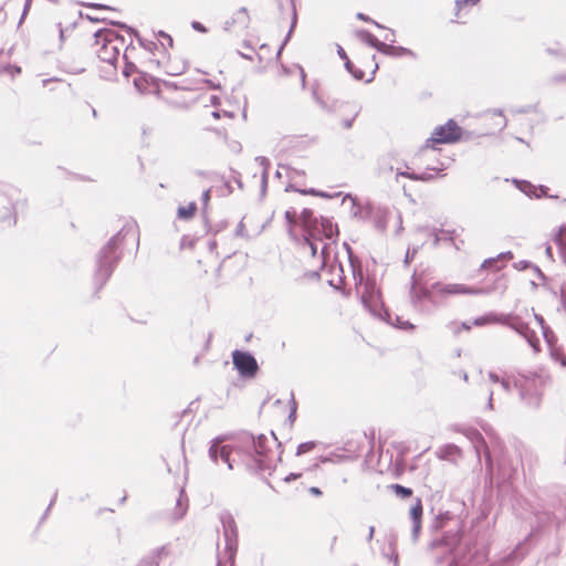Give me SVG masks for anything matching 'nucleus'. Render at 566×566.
Here are the masks:
<instances>
[{"mask_svg": "<svg viewBox=\"0 0 566 566\" xmlns=\"http://www.w3.org/2000/svg\"><path fill=\"white\" fill-rule=\"evenodd\" d=\"M221 115H223V116H229V117H233V115H232L231 113L226 112V111H223V112H221V111H213V112L211 113V116H212L214 119H219V118L221 117Z\"/></svg>", "mask_w": 566, "mask_h": 566, "instance_id": "nucleus-53", "label": "nucleus"}, {"mask_svg": "<svg viewBox=\"0 0 566 566\" xmlns=\"http://www.w3.org/2000/svg\"><path fill=\"white\" fill-rule=\"evenodd\" d=\"M223 438L218 437L211 441L209 458L216 464L219 460L233 470L235 464H242L248 471L256 473L270 470L273 464L272 446H280L276 437L254 436L250 432H242L238 436L235 443L230 446L221 444Z\"/></svg>", "mask_w": 566, "mask_h": 566, "instance_id": "nucleus-1", "label": "nucleus"}, {"mask_svg": "<svg viewBox=\"0 0 566 566\" xmlns=\"http://www.w3.org/2000/svg\"><path fill=\"white\" fill-rule=\"evenodd\" d=\"M295 415H296V401L294 399L293 392H291V411L289 415V419L293 421L295 419Z\"/></svg>", "mask_w": 566, "mask_h": 566, "instance_id": "nucleus-51", "label": "nucleus"}, {"mask_svg": "<svg viewBox=\"0 0 566 566\" xmlns=\"http://www.w3.org/2000/svg\"><path fill=\"white\" fill-rule=\"evenodd\" d=\"M546 53L549 55L566 59V50L559 43H556L554 46L546 48Z\"/></svg>", "mask_w": 566, "mask_h": 566, "instance_id": "nucleus-35", "label": "nucleus"}, {"mask_svg": "<svg viewBox=\"0 0 566 566\" xmlns=\"http://www.w3.org/2000/svg\"><path fill=\"white\" fill-rule=\"evenodd\" d=\"M322 217L317 218L313 224L308 228L304 229V238H310L308 240L315 239L322 241V228H321Z\"/></svg>", "mask_w": 566, "mask_h": 566, "instance_id": "nucleus-21", "label": "nucleus"}, {"mask_svg": "<svg viewBox=\"0 0 566 566\" xmlns=\"http://www.w3.org/2000/svg\"><path fill=\"white\" fill-rule=\"evenodd\" d=\"M285 219L290 224L295 223V212L294 211H286L285 212Z\"/></svg>", "mask_w": 566, "mask_h": 566, "instance_id": "nucleus-59", "label": "nucleus"}, {"mask_svg": "<svg viewBox=\"0 0 566 566\" xmlns=\"http://www.w3.org/2000/svg\"><path fill=\"white\" fill-rule=\"evenodd\" d=\"M422 501L421 499H417L415 504L410 509V518L412 521V531L411 536L412 539L416 542L419 537V533L421 530V517H422Z\"/></svg>", "mask_w": 566, "mask_h": 566, "instance_id": "nucleus-13", "label": "nucleus"}, {"mask_svg": "<svg viewBox=\"0 0 566 566\" xmlns=\"http://www.w3.org/2000/svg\"><path fill=\"white\" fill-rule=\"evenodd\" d=\"M482 290L469 287L464 284H443L441 282L432 283L427 286L413 272L409 289V298L412 307L419 314H430L436 308L444 305L450 296L460 294H480Z\"/></svg>", "mask_w": 566, "mask_h": 566, "instance_id": "nucleus-2", "label": "nucleus"}, {"mask_svg": "<svg viewBox=\"0 0 566 566\" xmlns=\"http://www.w3.org/2000/svg\"><path fill=\"white\" fill-rule=\"evenodd\" d=\"M337 53H338L339 57L342 60H344L345 62H347V60H349L345 50L340 45L337 46Z\"/></svg>", "mask_w": 566, "mask_h": 566, "instance_id": "nucleus-61", "label": "nucleus"}, {"mask_svg": "<svg viewBox=\"0 0 566 566\" xmlns=\"http://www.w3.org/2000/svg\"><path fill=\"white\" fill-rule=\"evenodd\" d=\"M250 23V15L248 9L245 7H241L239 10L234 12L230 20L224 22V30H231L233 27H239L240 29H247Z\"/></svg>", "mask_w": 566, "mask_h": 566, "instance_id": "nucleus-12", "label": "nucleus"}, {"mask_svg": "<svg viewBox=\"0 0 566 566\" xmlns=\"http://www.w3.org/2000/svg\"><path fill=\"white\" fill-rule=\"evenodd\" d=\"M188 509L187 499L184 497V491H180V495L176 502V512L174 520L178 521L184 517Z\"/></svg>", "mask_w": 566, "mask_h": 566, "instance_id": "nucleus-25", "label": "nucleus"}, {"mask_svg": "<svg viewBox=\"0 0 566 566\" xmlns=\"http://www.w3.org/2000/svg\"><path fill=\"white\" fill-rule=\"evenodd\" d=\"M505 325L518 333L521 336H523L525 333H528L530 328V326L522 321L512 322V317L509 319V324Z\"/></svg>", "mask_w": 566, "mask_h": 566, "instance_id": "nucleus-30", "label": "nucleus"}, {"mask_svg": "<svg viewBox=\"0 0 566 566\" xmlns=\"http://www.w3.org/2000/svg\"><path fill=\"white\" fill-rule=\"evenodd\" d=\"M419 248L420 247H415L412 249H408L407 250L406 255H405V264H409L413 260V258H415L416 253L418 252Z\"/></svg>", "mask_w": 566, "mask_h": 566, "instance_id": "nucleus-45", "label": "nucleus"}, {"mask_svg": "<svg viewBox=\"0 0 566 566\" xmlns=\"http://www.w3.org/2000/svg\"><path fill=\"white\" fill-rule=\"evenodd\" d=\"M384 312L386 315V319L389 324H391L400 329H405V331H413L415 329V325L411 324L409 321H403L398 315H395V317L392 319V316L387 311H384Z\"/></svg>", "mask_w": 566, "mask_h": 566, "instance_id": "nucleus-22", "label": "nucleus"}, {"mask_svg": "<svg viewBox=\"0 0 566 566\" xmlns=\"http://www.w3.org/2000/svg\"><path fill=\"white\" fill-rule=\"evenodd\" d=\"M499 259H513V253L510 251L503 252V253H500L496 259H494V258L488 259L482 263V268L486 269V268L491 266Z\"/></svg>", "mask_w": 566, "mask_h": 566, "instance_id": "nucleus-40", "label": "nucleus"}, {"mask_svg": "<svg viewBox=\"0 0 566 566\" xmlns=\"http://www.w3.org/2000/svg\"><path fill=\"white\" fill-rule=\"evenodd\" d=\"M289 190H294V191H297L302 195H312V196H317L318 195V190L314 189V188H310V189H296L294 188L293 186H289L286 188V191Z\"/></svg>", "mask_w": 566, "mask_h": 566, "instance_id": "nucleus-44", "label": "nucleus"}, {"mask_svg": "<svg viewBox=\"0 0 566 566\" xmlns=\"http://www.w3.org/2000/svg\"><path fill=\"white\" fill-rule=\"evenodd\" d=\"M310 238H304V241H305V244L308 245V248L311 249V253L312 255L314 256L316 253H317V244H316V241L315 239H312V240H308Z\"/></svg>", "mask_w": 566, "mask_h": 566, "instance_id": "nucleus-49", "label": "nucleus"}, {"mask_svg": "<svg viewBox=\"0 0 566 566\" xmlns=\"http://www.w3.org/2000/svg\"><path fill=\"white\" fill-rule=\"evenodd\" d=\"M380 53L388 55V56H392V57H400V56H405V55L416 57L415 52L411 51L410 49H407L403 46H395L392 44H387L385 42L381 45Z\"/></svg>", "mask_w": 566, "mask_h": 566, "instance_id": "nucleus-16", "label": "nucleus"}, {"mask_svg": "<svg viewBox=\"0 0 566 566\" xmlns=\"http://www.w3.org/2000/svg\"><path fill=\"white\" fill-rule=\"evenodd\" d=\"M554 242L558 247L563 261L566 263V223L558 228L554 235Z\"/></svg>", "mask_w": 566, "mask_h": 566, "instance_id": "nucleus-17", "label": "nucleus"}, {"mask_svg": "<svg viewBox=\"0 0 566 566\" xmlns=\"http://www.w3.org/2000/svg\"><path fill=\"white\" fill-rule=\"evenodd\" d=\"M315 446H316V442H314V441H307V442L300 443L296 449V455H302V454L310 452L311 450H313L315 448Z\"/></svg>", "mask_w": 566, "mask_h": 566, "instance_id": "nucleus-39", "label": "nucleus"}, {"mask_svg": "<svg viewBox=\"0 0 566 566\" xmlns=\"http://www.w3.org/2000/svg\"><path fill=\"white\" fill-rule=\"evenodd\" d=\"M358 115V111L355 112L354 116L352 118H347L342 120V125L345 129H349L353 126L355 117Z\"/></svg>", "mask_w": 566, "mask_h": 566, "instance_id": "nucleus-52", "label": "nucleus"}, {"mask_svg": "<svg viewBox=\"0 0 566 566\" xmlns=\"http://www.w3.org/2000/svg\"><path fill=\"white\" fill-rule=\"evenodd\" d=\"M441 170H442V168L428 167L426 169V171H423L421 174H411L410 179L415 180V181H431L434 178V175L431 174L430 171L438 172Z\"/></svg>", "mask_w": 566, "mask_h": 566, "instance_id": "nucleus-27", "label": "nucleus"}, {"mask_svg": "<svg viewBox=\"0 0 566 566\" xmlns=\"http://www.w3.org/2000/svg\"><path fill=\"white\" fill-rule=\"evenodd\" d=\"M191 27L193 30L196 31H199V32H207V29L205 28V25L198 21H193L191 23Z\"/></svg>", "mask_w": 566, "mask_h": 566, "instance_id": "nucleus-57", "label": "nucleus"}, {"mask_svg": "<svg viewBox=\"0 0 566 566\" xmlns=\"http://www.w3.org/2000/svg\"><path fill=\"white\" fill-rule=\"evenodd\" d=\"M510 318L511 314H496L491 312L483 316L476 317L473 321V325L483 326L488 324H509Z\"/></svg>", "mask_w": 566, "mask_h": 566, "instance_id": "nucleus-14", "label": "nucleus"}, {"mask_svg": "<svg viewBox=\"0 0 566 566\" xmlns=\"http://www.w3.org/2000/svg\"><path fill=\"white\" fill-rule=\"evenodd\" d=\"M201 199H202L203 206H207L210 200V190L209 189L203 191Z\"/></svg>", "mask_w": 566, "mask_h": 566, "instance_id": "nucleus-62", "label": "nucleus"}, {"mask_svg": "<svg viewBox=\"0 0 566 566\" xmlns=\"http://www.w3.org/2000/svg\"><path fill=\"white\" fill-rule=\"evenodd\" d=\"M348 457L347 455H344V454H336V453H332L329 455H323V457H319V461L322 463H328V462H332V463H339V462H343L345 460H347Z\"/></svg>", "mask_w": 566, "mask_h": 566, "instance_id": "nucleus-34", "label": "nucleus"}, {"mask_svg": "<svg viewBox=\"0 0 566 566\" xmlns=\"http://www.w3.org/2000/svg\"><path fill=\"white\" fill-rule=\"evenodd\" d=\"M153 63H156L158 67H164L166 74L171 76H177L182 74L187 70V64L185 62H170L164 60H151Z\"/></svg>", "mask_w": 566, "mask_h": 566, "instance_id": "nucleus-15", "label": "nucleus"}, {"mask_svg": "<svg viewBox=\"0 0 566 566\" xmlns=\"http://www.w3.org/2000/svg\"><path fill=\"white\" fill-rule=\"evenodd\" d=\"M354 279L356 281V287L360 293V300L363 305L375 316L381 317L384 311V303L380 297V291L377 287L375 279L364 280L361 272L356 274L354 271Z\"/></svg>", "mask_w": 566, "mask_h": 566, "instance_id": "nucleus-6", "label": "nucleus"}, {"mask_svg": "<svg viewBox=\"0 0 566 566\" xmlns=\"http://www.w3.org/2000/svg\"><path fill=\"white\" fill-rule=\"evenodd\" d=\"M24 206V199L18 189H10L7 195L0 196V221L15 223V212Z\"/></svg>", "mask_w": 566, "mask_h": 566, "instance_id": "nucleus-8", "label": "nucleus"}, {"mask_svg": "<svg viewBox=\"0 0 566 566\" xmlns=\"http://www.w3.org/2000/svg\"><path fill=\"white\" fill-rule=\"evenodd\" d=\"M296 22H297V13H296L295 7L293 6L292 7V22H291V27H290V30H289V32H287V34H286V36H285V39H284V41H283V43H282V45L280 48V50H279V54L283 50L284 45L290 41L291 35H292V33L294 31V28L296 25Z\"/></svg>", "mask_w": 566, "mask_h": 566, "instance_id": "nucleus-32", "label": "nucleus"}, {"mask_svg": "<svg viewBox=\"0 0 566 566\" xmlns=\"http://www.w3.org/2000/svg\"><path fill=\"white\" fill-rule=\"evenodd\" d=\"M463 433L473 444V448L479 458L481 455V452L484 453L486 470L492 471V468H493L492 457H491L490 450L486 446V442H485L483 436L476 429H467Z\"/></svg>", "mask_w": 566, "mask_h": 566, "instance_id": "nucleus-10", "label": "nucleus"}, {"mask_svg": "<svg viewBox=\"0 0 566 566\" xmlns=\"http://www.w3.org/2000/svg\"><path fill=\"white\" fill-rule=\"evenodd\" d=\"M345 67L353 75V77L355 80L359 81V80L364 78V75H365L364 71L356 69L349 60H347V62H345Z\"/></svg>", "mask_w": 566, "mask_h": 566, "instance_id": "nucleus-36", "label": "nucleus"}, {"mask_svg": "<svg viewBox=\"0 0 566 566\" xmlns=\"http://www.w3.org/2000/svg\"><path fill=\"white\" fill-rule=\"evenodd\" d=\"M374 227L384 232L387 229L390 212L386 209H377L374 213Z\"/></svg>", "mask_w": 566, "mask_h": 566, "instance_id": "nucleus-18", "label": "nucleus"}, {"mask_svg": "<svg viewBox=\"0 0 566 566\" xmlns=\"http://www.w3.org/2000/svg\"><path fill=\"white\" fill-rule=\"evenodd\" d=\"M500 385L503 388V390L506 392H511L513 387L518 389L520 397L522 400L526 401L528 405H532V407H538L539 398L537 396H532V397L527 398L526 391H525V389L522 385V380L520 378H513V380H511L510 377L502 378L500 381Z\"/></svg>", "mask_w": 566, "mask_h": 566, "instance_id": "nucleus-11", "label": "nucleus"}, {"mask_svg": "<svg viewBox=\"0 0 566 566\" xmlns=\"http://www.w3.org/2000/svg\"><path fill=\"white\" fill-rule=\"evenodd\" d=\"M95 53L97 57L116 69L115 63L118 61L119 54L125 49V40L112 30H99L94 34Z\"/></svg>", "mask_w": 566, "mask_h": 566, "instance_id": "nucleus-4", "label": "nucleus"}, {"mask_svg": "<svg viewBox=\"0 0 566 566\" xmlns=\"http://www.w3.org/2000/svg\"><path fill=\"white\" fill-rule=\"evenodd\" d=\"M244 232H245L244 223H243V221H240L235 229V235L243 237L245 234Z\"/></svg>", "mask_w": 566, "mask_h": 566, "instance_id": "nucleus-55", "label": "nucleus"}, {"mask_svg": "<svg viewBox=\"0 0 566 566\" xmlns=\"http://www.w3.org/2000/svg\"><path fill=\"white\" fill-rule=\"evenodd\" d=\"M566 81V73L565 74H558L553 76V82L560 83Z\"/></svg>", "mask_w": 566, "mask_h": 566, "instance_id": "nucleus-63", "label": "nucleus"}, {"mask_svg": "<svg viewBox=\"0 0 566 566\" xmlns=\"http://www.w3.org/2000/svg\"><path fill=\"white\" fill-rule=\"evenodd\" d=\"M489 378H490V380H491L492 382H495V384H496V382H499V384H500V381H501V379H502V378H501L496 373H494V371H490V373H489Z\"/></svg>", "mask_w": 566, "mask_h": 566, "instance_id": "nucleus-60", "label": "nucleus"}, {"mask_svg": "<svg viewBox=\"0 0 566 566\" xmlns=\"http://www.w3.org/2000/svg\"><path fill=\"white\" fill-rule=\"evenodd\" d=\"M313 96H314V99L316 101V103L325 111H328V107L326 105V103L316 94V92L314 91L313 92Z\"/></svg>", "mask_w": 566, "mask_h": 566, "instance_id": "nucleus-56", "label": "nucleus"}, {"mask_svg": "<svg viewBox=\"0 0 566 566\" xmlns=\"http://www.w3.org/2000/svg\"><path fill=\"white\" fill-rule=\"evenodd\" d=\"M196 210H197L196 202H190L186 207H184V206L179 207L178 211H177V216L181 220H189V219H191L193 217Z\"/></svg>", "mask_w": 566, "mask_h": 566, "instance_id": "nucleus-26", "label": "nucleus"}, {"mask_svg": "<svg viewBox=\"0 0 566 566\" xmlns=\"http://www.w3.org/2000/svg\"><path fill=\"white\" fill-rule=\"evenodd\" d=\"M157 35H158V38H160V39H163V40H168V46H169V48H171V46H172V42H174V41H172V38H171L169 34H167V33H166V32H164V31H159Z\"/></svg>", "mask_w": 566, "mask_h": 566, "instance_id": "nucleus-54", "label": "nucleus"}, {"mask_svg": "<svg viewBox=\"0 0 566 566\" xmlns=\"http://www.w3.org/2000/svg\"><path fill=\"white\" fill-rule=\"evenodd\" d=\"M170 553H171L170 545L167 544V545H163L160 547L153 549L147 556L149 558H154V560H157L159 563L160 559L169 556Z\"/></svg>", "mask_w": 566, "mask_h": 566, "instance_id": "nucleus-28", "label": "nucleus"}, {"mask_svg": "<svg viewBox=\"0 0 566 566\" xmlns=\"http://www.w3.org/2000/svg\"><path fill=\"white\" fill-rule=\"evenodd\" d=\"M300 219L304 230L308 228L311 224H313L317 218L314 216L311 209L304 208L303 211L301 212Z\"/></svg>", "mask_w": 566, "mask_h": 566, "instance_id": "nucleus-29", "label": "nucleus"}, {"mask_svg": "<svg viewBox=\"0 0 566 566\" xmlns=\"http://www.w3.org/2000/svg\"><path fill=\"white\" fill-rule=\"evenodd\" d=\"M232 363L242 378H254L259 371V364L250 352L235 349L232 353Z\"/></svg>", "mask_w": 566, "mask_h": 566, "instance_id": "nucleus-9", "label": "nucleus"}, {"mask_svg": "<svg viewBox=\"0 0 566 566\" xmlns=\"http://www.w3.org/2000/svg\"><path fill=\"white\" fill-rule=\"evenodd\" d=\"M390 488L398 497L407 499L412 495V490L410 488L400 484H392Z\"/></svg>", "mask_w": 566, "mask_h": 566, "instance_id": "nucleus-31", "label": "nucleus"}, {"mask_svg": "<svg viewBox=\"0 0 566 566\" xmlns=\"http://www.w3.org/2000/svg\"><path fill=\"white\" fill-rule=\"evenodd\" d=\"M329 249L331 245L328 243H325L321 249V256H322V264L325 265L327 259L329 258Z\"/></svg>", "mask_w": 566, "mask_h": 566, "instance_id": "nucleus-48", "label": "nucleus"}, {"mask_svg": "<svg viewBox=\"0 0 566 566\" xmlns=\"http://www.w3.org/2000/svg\"><path fill=\"white\" fill-rule=\"evenodd\" d=\"M523 337L526 339L530 346H532L535 350H538L539 342L534 331L528 328V333H525Z\"/></svg>", "mask_w": 566, "mask_h": 566, "instance_id": "nucleus-37", "label": "nucleus"}, {"mask_svg": "<svg viewBox=\"0 0 566 566\" xmlns=\"http://www.w3.org/2000/svg\"><path fill=\"white\" fill-rule=\"evenodd\" d=\"M130 240L138 245V232L135 226L126 224L101 249L96 256L94 282L101 289L111 277L122 255L125 241Z\"/></svg>", "mask_w": 566, "mask_h": 566, "instance_id": "nucleus-3", "label": "nucleus"}, {"mask_svg": "<svg viewBox=\"0 0 566 566\" xmlns=\"http://www.w3.org/2000/svg\"><path fill=\"white\" fill-rule=\"evenodd\" d=\"M255 161L263 168L262 171H268L270 167V160L266 157L258 156L255 157Z\"/></svg>", "mask_w": 566, "mask_h": 566, "instance_id": "nucleus-47", "label": "nucleus"}, {"mask_svg": "<svg viewBox=\"0 0 566 566\" xmlns=\"http://www.w3.org/2000/svg\"><path fill=\"white\" fill-rule=\"evenodd\" d=\"M126 51H127V48H125V53L122 56L125 62V66L123 69V75L125 77H129L136 71V66L134 63L128 62Z\"/></svg>", "mask_w": 566, "mask_h": 566, "instance_id": "nucleus-38", "label": "nucleus"}, {"mask_svg": "<svg viewBox=\"0 0 566 566\" xmlns=\"http://www.w3.org/2000/svg\"><path fill=\"white\" fill-rule=\"evenodd\" d=\"M321 228L323 231L322 240H331L334 241L335 237L338 234L337 227L333 224L332 220L328 218L322 217Z\"/></svg>", "mask_w": 566, "mask_h": 566, "instance_id": "nucleus-19", "label": "nucleus"}, {"mask_svg": "<svg viewBox=\"0 0 566 566\" xmlns=\"http://www.w3.org/2000/svg\"><path fill=\"white\" fill-rule=\"evenodd\" d=\"M137 41L138 43L145 49L147 50L148 52L150 53H155V51H158V50H164L166 51V44L164 41H161L160 43L156 42V41H153V40H147V39H144V38H140L137 35Z\"/></svg>", "mask_w": 566, "mask_h": 566, "instance_id": "nucleus-23", "label": "nucleus"}, {"mask_svg": "<svg viewBox=\"0 0 566 566\" xmlns=\"http://www.w3.org/2000/svg\"><path fill=\"white\" fill-rule=\"evenodd\" d=\"M480 0H455V15H459V12L462 10L464 6H475Z\"/></svg>", "mask_w": 566, "mask_h": 566, "instance_id": "nucleus-42", "label": "nucleus"}, {"mask_svg": "<svg viewBox=\"0 0 566 566\" xmlns=\"http://www.w3.org/2000/svg\"><path fill=\"white\" fill-rule=\"evenodd\" d=\"M308 492H310L312 495H315V496H319V495H322V491H321V489H319V488H317V486H311V488L308 489Z\"/></svg>", "mask_w": 566, "mask_h": 566, "instance_id": "nucleus-64", "label": "nucleus"}, {"mask_svg": "<svg viewBox=\"0 0 566 566\" xmlns=\"http://www.w3.org/2000/svg\"><path fill=\"white\" fill-rule=\"evenodd\" d=\"M357 36L360 41L368 44L369 46L376 49L378 52L381 50L382 41L378 40L375 35H373L369 31L359 30L357 31Z\"/></svg>", "mask_w": 566, "mask_h": 566, "instance_id": "nucleus-20", "label": "nucleus"}, {"mask_svg": "<svg viewBox=\"0 0 566 566\" xmlns=\"http://www.w3.org/2000/svg\"><path fill=\"white\" fill-rule=\"evenodd\" d=\"M427 230V228H419L418 231ZM429 235L432 237V245L437 248L441 241L440 235L436 229H428Z\"/></svg>", "mask_w": 566, "mask_h": 566, "instance_id": "nucleus-43", "label": "nucleus"}, {"mask_svg": "<svg viewBox=\"0 0 566 566\" xmlns=\"http://www.w3.org/2000/svg\"><path fill=\"white\" fill-rule=\"evenodd\" d=\"M357 19L361 20V21H365V22H370L373 24H375L377 28L379 29H385L384 25H381L380 23L374 21L373 19H370L368 15L364 14V13H357Z\"/></svg>", "mask_w": 566, "mask_h": 566, "instance_id": "nucleus-50", "label": "nucleus"}, {"mask_svg": "<svg viewBox=\"0 0 566 566\" xmlns=\"http://www.w3.org/2000/svg\"><path fill=\"white\" fill-rule=\"evenodd\" d=\"M223 537H224V557L231 564L234 563V557L238 549V530L233 516L229 512H223L219 516Z\"/></svg>", "mask_w": 566, "mask_h": 566, "instance_id": "nucleus-7", "label": "nucleus"}, {"mask_svg": "<svg viewBox=\"0 0 566 566\" xmlns=\"http://www.w3.org/2000/svg\"><path fill=\"white\" fill-rule=\"evenodd\" d=\"M137 566H159V563L157 560H154V558L145 556L140 559Z\"/></svg>", "mask_w": 566, "mask_h": 566, "instance_id": "nucleus-46", "label": "nucleus"}, {"mask_svg": "<svg viewBox=\"0 0 566 566\" xmlns=\"http://www.w3.org/2000/svg\"><path fill=\"white\" fill-rule=\"evenodd\" d=\"M515 182L517 184L518 189L522 192L526 193L527 196H531L532 192L535 190V187L531 182H528V181H525V180L517 181V180H515Z\"/></svg>", "mask_w": 566, "mask_h": 566, "instance_id": "nucleus-41", "label": "nucleus"}, {"mask_svg": "<svg viewBox=\"0 0 566 566\" xmlns=\"http://www.w3.org/2000/svg\"><path fill=\"white\" fill-rule=\"evenodd\" d=\"M347 200L350 201V216L360 220L366 219L367 212H365L361 207L357 205L355 198H353L350 195H347L343 202L345 203Z\"/></svg>", "mask_w": 566, "mask_h": 566, "instance_id": "nucleus-24", "label": "nucleus"}, {"mask_svg": "<svg viewBox=\"0 0 566 566\" xmlns=\"http://www.w3.org/2000/svg\"><path fill=\"white\" fill-rule=\"evenodd\" d=\"M471 137L470 132H464L454 119H449L446 124L433 129L421 149H434L437 144H454L460 140H470Z\"/></svg>", "mask_w": 566, "mask_h": 566, "instance_id": "nucleus-5", "label": "nucleus"}, {"mask_svg": "<svg viewBox=\"0 0 566 566\" xmlns=\"http://www.w3.org/2000/svg\"><path fill=\"white\" fill-rule=\"evenodd\" d=\"M539 190H541V195H536V197H537V198H539L541 196H545V197H549V198H554V199H557V198H558V196H549V195L547 193L548 188H547L546 186H541V187H539Z\"/></svg>", "mask_w": 566, "mask_h": 566, "instance_id": "nucleus-58", "label": "nucleus"}, {"mask_svg": "<svg viewBox=\"0 0 566 566\" xmlns=\"http://www.w3.org/2000/svg\"><path fill=\"white\" fill-rule=\"evenodd\" d=\"M459 453L460 449L455 444H448L440 450V457L443 459L458 455Z\"/></svg>", "mask_w": 566, "mask_h": 566, "instance_id": "nucleus-33", "label": "nucleus"}]
</instances>
